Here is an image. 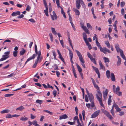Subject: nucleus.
<instances>
[{
	"mask_svg": "<svg viewBox=\"0 0 126 126\" xmlns=\"http://www.w3.org/2000/svg\"><path fill=\"white\" fill-rule=\"evenodd\" d=\"M111 78L112 81H114L115 80V79L114 74L113 73H111Z\"/></svg>",
	"mask_w": 126,
	"mask_h": 126,
	"instance_id": "5701e85b",
	"label": "nucleus"
},
{
	"mask_svg": "<svg viewBox=\"0 0 126 126\" xmlns=\"http://www.w3.org/2000/svg\"><path fill=\"white\" fill-rule=\"evenodd\" d=\"M2 58L0 59V62L2 61L6 60L7 58H9V57H8L7 55H3L2 56Z\"/></svg>",
	"mask_w": 126,
	"mask_h": 126,
	"instance_id": "a211bd4d",
	"label": "nucleus"
},
{
	"mask_svg": "<svg viewBox=\"0 0 126 126\" xmlns=\"http://www.w3.org/2000/svg\"><path fill=\"white\" fill-rule=\"evenodd\" d=\"M85 43H86V45L88 47L89 49V50H90L92 48L91 46V45L89 43L88 41L86 42H85Z\"/></svg>",
	"mask_w": 126,
	"mask_h": 126,
	"instance_id": "cd10ccee",
	"label": "nucleus"
},
{
	"mask_svg": "<svg viewBox=\"0 0 126 126\" xmlns=\"http://www.w3.org/2000/svg\"><path fill=\"white\" fill-rule=\"evenodd\" d=\"M113 26L114 27V30L116 31V32H118L117 30V26L115 24L113 25Z\"/></svg>",
	"mask_w": 126,
	"mask_h": 126,
	"instance_id": "69168bd1",
	"label": "nucleus"
},
{
	"mask_svg": "<svg viewBox=\"0 0 126 126\" xmlns=\"http://www.w3.org/2000/svg\"><path fill=\"white\" fill-rule=\"evenodd\" d=\"M92 68L95 71L96 73L98 75V77L99 78H100V74L99 72L98 69L93 66H92Z\"/></svg>",
	"mask_w": 126,
	"mask_h": 126,
	"instance_id": "9d476101",
	"label": "nucleus"
},
{
	"mask_svg": "<svg viewBox=\"0 0 126 126\" xmlns=\"http://www.w3.org/2000/svg\"><path fill=\"white\" fill-rule=\"evenodd\" d=\"M95 42L96 46L99 48L101 52H103L105 54H106L107 52L109 53H111V51L106 47H102L100 45V43L98 42V40H97Z\"/></svg>",
	"mask_w": 126,
	"mask_h": 126,
	"instance_id": "f03ea898",
	"label": "nucleus"
},
{
	"mask_svg": "<svg viewBox=\"0 0 126 126\" xmlns=\"http://www.w3.org/2000/svg\"><path fill=\"white\" fill-rule=\"evenodd\" d=\"M117 57L118 59L117 65L118 66H119L121 63V59L119 56H117Z\"/></svg>",
	"mask_w": 126,
	"mask_h": 126,
	"instance_id": "412c9836",
	"label": "nucleus"
},
{
	"mask_svg": "<svg viewBox=\"0 0 126 126\" xmlns=\"http://www.w3.org/2000/svg\"><path fill=\"white\" fill-rule=\"evenodd\" d=\"M115 48L116 50L120 48L118 44H116L115 45Z\"/></svg>",
	"mask_w": 126,
	"mask_h": 126,
	"instance_id": "5fc2aeb1",
	"label": "nucleus"
},
{
	"mask_svg": "<svg viewBox=\"0 0 126 126\" xmlns=\"http://www.w3.org/2000/svg\"><path fill=\"white\" fill-rule=\"evenodd\" d=\"M49 35L50 36V39L51 41L52 42H53V35L52 34V33H50L49 34Z\"/></svg>",
	"mask_w": 126,
	"mask_h": 126,
	"instance_id": "79ce46f5",
	"label": "nucleus"
},
{
	"mask_svg": "<svg viewBox=\"0 0 126 126\" xmlns=\"http://www.w3.org/2000/svg\"><path fill=\"white\" fill-rule=\"evenodd\" d=\"M114 104L115 105V109L116 111L119 112L121 111V110L120 108L116 104L115 101H114Z\"/></svg>",
	"mask_w": 126,
	"mask_h": 126,
	"instance_id": "f3484780",
	"label": "nucleus"
},
{
	"mask_svg": "<svg viewBox=\"0 0 126 126\" xmlns=\"http://www.w3.org/2000/svg\"><path fill=\"white\" fill-rule=\"evenodd\" d=\"M99 64L100 67V69H102V70L104 71L106 69L105 67L100 61L99 62Z\"/></svg>",
	"mask_w": 126,
	"mask_h": 126,
	"instance_id": "dca6fc26",
	"label": "nucleus"
},
{
	"mask_svg": "<svg viewBox=\"0 0 126 126\" xmlns=\"http://www.w3.org/2000/svg\"><path fill=\"white\" fill-rule=\"evenodd\" d=\"M17 51H14L13 52V55L14 57H16L17 56Z\"/></svg>",
	"mask_w": 126,
	"mask_h": 126,
	"instance_id": "49530a36",
	"label": "nucleus"
},
{
	"mask_svg": "<svg viewBox=\"0 0 126 126\" xmlns=\"http://www.w3.org/2000/svg\"><path fill=\"white\" fill-rule=\"evenodd\" d=\"M120 55L123 59L126 60V58L124 54L123 51L120 53Z\"/></svg>",
	"mask_w": 126,
	"mask_h": 126,
	"instance_id": "58836bf2",
	"label": "nucleus"
},
{
	"mask_svg": "<svg viewBox=\"0 0 126 126\" xmlns=\"http://www.w3.org/2000/svg\"><path fill=\"white\" fill-rule=\"evenodd\" d=\"M56 3L57 4V7L58 8H61V6H60V0H56Z\"/></svg>",
	"mask_w": 126,
	"mask_h": 126,
	"instance_id": "e433bc0d",
	"label": "nucleus"
},
{
	"mask_svg": "<svg viewBox=\"0 0 126 126\" xmlns=\"http://www.w3.org/2000/svg\"><path fill=\"white\" fill-rule=\"evenodd\" d=\"M34 49L36 54L38 56L37 60L35 61L34 64L32 66V67L33 68H35L36 67L38 61H39L40 62L42 59L41 57H40L41 55V51L40 50L38 51V52L37 46L36 44L35 46Z\"/></svg>",
	"mask_w": 126,
	"mask_h": 126,
	"instance_id": "f257e3e1",
	"label": "nucleus"
},
{
	"mask_svg": "<svg viewBox=\"0 0 126 126\" xmlns=\"http://www.w3.org/2000/svg\"><path fill=\"white\" fill-rule=\"evenodd\" d=\"M45 8H48L47 5V2L46 0H43Z\"/></svg>",
	"mask_w": 126,
	"mask_h": 126,
	"instance_id": "a18cd8bd",
	"label": "nucleus"
},
{
	"mask_svg": "<svg viewBox=\"0 0 126 126\" xmlns=\"http://www.w3.org/2000/svg\"><path fill=\"white\" fill-rule=\"evenodd\" d=\"M76 64L77 66V67L78 68V71L79 72V73L81 72L82 71L81 68L78 65V64L77 63H76Z\"/></svg>",
	"mask_w": 126,
	"mask_h": 126,
	"instance_id": "bb28decb",
	"label": "nucleus"
},
{
	"mask_svg": "<svg viewBox=\"0 0 126 126\" xmlns=\"http://www.w3.org/2000/svg\"><path fill=\"white\" fill-rule=\"evenodd\" d=\"M116 86L115 85H113V88L114 93L115 92L116 90V88H115Z\"/></svg>",
	"mask_w": 126,
	"mask_h": 126,
	"instance_id": "e2e57ef3",
	"label": "nucleus"
},
{
	"mask_svg": "<svg viewBox=\"0 0 126 126\" xmlns=\"http://www.w3.org/2000/svg\"><path fill=\"white\" fill-rule=\"evenodd\" d=\"M120 90V88L119 86H118L116 88V90L114 93H115L119 96L122 95V92L120 91H119Z\"/></svg>",
	"mask_w": 126,
	"mask_h": 126,
	"instance_id": "1a4fd4ad",
	"label": "nucleus"
},
{
	"mask_svg": "<svg viewBox=\"0 0 126 126\" xmlns=\"http://www.w3.org/2000/svg\"><path fill=\"white\" fill-rule=\"evenodd\" d=\"M103 59L104 60L105 63H106L107 62L109 63L110 62L109 59L108 58L104 57L103 58Z\"/></svg>",
	"mask_w": 126,
	"mask_h": 126,
	"instance_id": "2f4dec72",
	"label": "nucleus"
},
{
	"mask_svg": "<svg viewBox=\"0 0 126 126\" xmlns=\"http://www.w3.org/2000/svg\"><path fill=\"white\" fill-rule=\"evenodd\" d=\"M13 94H6L4 96L5 97H10L13 96Z\"/></svg>",
	"mask_w": 126,
	"mask_h": 126,
	"instance_id": "de8ad7c7",
	"label": "nucleus"
},
{
	"mask_svg": "<svg viewBox=\"0 0 126 126\" xmlns=\"http://www.w3.org/2000/svg\"><path fill=\"white\" fill-rule=\"evenodd\" d=\"M91 60V61L94 63V64H96V63L95 60L94 58L93 57H91V58H90Z\"/></svg>",
	"mask_w": 126,
	"mask_h": 126,
	"instance_id": "473e14b6",
	"label": "nucleus"
},
{
	"mask_svg": "<svg viewBox=\"0 0 126 126\" xmlns=\"http://www.w3.org/2000/svg\"><path fill=\"white\" fill-rule=\"evenodd\" d=\"M105 43L107 45V47L109 48L110 47V45L108 41H105Z\"/></svg>",
	"mask_w": 126,
	"mask_h": 126,
	"instance_id": "ea45409f",
	"label": "nucleus"
},
{
	"mask_svg": "<svg viewBox=\"0 0 126 126\" xmlns=\"http://www.w3.org/2000/svg\"><path fill=\"white\" fill-rule=\"evenodd\" d=\"M95 95L96 96V98L98 101L101 106L103 107L104 109H105V107H104L102 101V94H101L98 95L97 94H95Z\"/></svg>",
	"mask_w": 126,
	"mask_h": 126,
	"instance_id": "20e7f679",
	"label": "nucleus"
},
{
	"mask_svg": "<svg viewBox=\"0 0 126 126\" xmlns=\"http://www.w3.org/2000/svg\"><path fill=\"white\" fill-rule=\"evenodd\" d=\"M43 101V100L38 99L36 100V103H39V104H41L42 103Z\"/></svg>",
	"mask_w": 126,
	"mask_h": 126,
	"instance_id": "a19ab883",
	"label": "nucleus"
},
{
	"mask_svg": "<svg viewBox=\"0 0 126 126\" xmlns=\"http://www.w3.org/2000/svg\"><path fill=\"white\" fill-rule=\"evenodd\" d=\"M86 26L88 29H90L91 30H92L93 27L89 23H87Z\"/></svg>",
	"mask_w": 126,
	"mask_h": 126,
	"instance_id": "f704fd0d",
	"label": "nucleus"
},
{
	"mask_svg": "<svg viewBox=\"0 0 126 126\" xmlns=\"http://www.w3.org/2000/svg\"><path fill=\"white\" fill-rule=\"evenodd\" d=\"M12 117V115H11V114L9 113L6 116V118H11Z\"/></svg>",
	"mask_w": 126,
	"mask_h": 126,
	"instance_id": "c03bdc74",
	"label": "nucleus"
},
{
	"mask_svg": "<svg viewBox=\"0 0 126 126\" xmlns=\"http://www.w3.org/2000/svg\"><path fill=\"white\" fill-rule=\"evenodd\" d=\"M52 53H53V56H54V59L55 60H56V55L55 53V51H52Z\"/></svg>",
	"mask_w": 126,
	"mask_h": 126,
	"instance_id": "603ef678",
	"label": "nucleus"
},
{
	"mask_svg": "<svg viewBox=\"0 0 126 126\" xmlns=\"http://www.w3.org/2000/svg\"><path fill=\"white\" fill-rule=\"evenodd\" d=\"M46 9L44 10V11L46 15L47 16H48V8H46Z\"/></svg>",
	"mask_w": 126,
	"mask_h": 126,
	"instance_id": "4c0bfd02",
	"label": "nucleus"
},
{
	"mask_svg": "<svg viewBox=\"0 0 126 126\" xmlns=\"http://www.w3.org/2000/svg\"><path fill=\"white\" fill-rule=\"evenodd\" d=\"M51 29L52 33L54 35H56L57 33L55 29L53 28L52 27L51 28Z\"/></svg>",
	"mask_w": 126,
	"mask_h": 126,
	"instance_id": "7c9ffc66",
	"label": "nucleus"
},
{
	"mask_svg": "<svg viewBox=\"0 0 126 126\" xmlns=\"http://www.w3.org/2000/svg\"><path fill=\"white\" fill-rule=\"evenodd\" d=\"M31 118L32 119H34L36 117V116H35L33 115L32 114H31Z\"/></svg>",
	"mask_w": 126,
	"mask_h": 126,
	"instance_id": "338daca9",
	"label": "nucleus"
},
{
	"mask_svg": "<svg viewBox=\"0 0 126 126\" xmlns=\"http://www.w3.org/2000/svg\"><path fill=\"white\" fill-rule=\"evenodd\" d=\"M20 14V12L19 11H18L16 12H14L11 14V15L13 16H16L17 15H19Z\"/></svg>",
	"mask_w": 126,
	"mask_h": 126,
	"instance_id": "6ab92c4d",
	"label": "nucleus"
},
{
	"mask_svg": "<svg viewBox=\"0 0 126 126\" xmlns=\"http://www.w3.org/2000/svg\"><path fill=\"white\" fill-rule=\"evenodd\" d=\"M83 38L85 42H86L87 41V35L86 34L84 33L83 32L82 34Z\"/></svg>",
	"mask_w": 126,
	"mask_h": 126,
	"instance_id": "aec40b11",
	"label": "nucleus"
},
{
	"mask_svg": "<svg viewBox=\"0 0 126 126\" xmlns=\"http://www.w3.org/2000/svg\"><path fill=\"white\" fill-rule=\"evenodd\" d=\"M106 75L108 79H109L110 78V71L107 70L106 71Z\"/></svg>",
	"mask_w": 126,
	"mask_h": 126,
	"instance_id": "a878e982",
	"label": "nucleus"
},
{
	"mask_svg": "<svg viewBox=\"0 0 126 126\" xmlns=\"http://www.w3.org/2000/svg\"><path fill=\"white\" fill-rule=\"evenodd\" d=\"M100 112V110H99L95 111L92 115L91 118H94L96 117L99 115Z\"/></svg>",
	"mask_w": 126,
	"mask_h": 126,
	"instance_id": "6e6552de",
	"label": "nucleus"
},
{
	"mask_svg": "<svg viewBox=\"0 0 126 126\" xmlns=\"http://www.w3.org/2000/svg\"><path fill=\"white\" fill-rule=\"evenodd\" d=\"M9 111V110L8 109H6L2 110L0 111V113L1 114H3L4 113H8Z\"/></svg>",
	"mask_w": 126,
	"mask_h": 126,
	"instance_id": "c756f323",
	"label": "nucleus"
},
{
	"mask_svg": "<svg viewBox=\"0 0 126 126\" xmlns=\"http://www.w3.org/2000/svg\"><path fill=\"white\" fill-rule=\"evenodd\" d=\"M81 2L80 0H77L76 1V6L77 8L78 9H80L81 7Z\"/></svg>",
	"mask_w": 126,
	"mask_h": 126,
	"instance_id": "f8f14e48",
	"label": "nucleus"
},
{
	"mask_svg": "<svg viewBox=\"0 0 126 126\" xmlns=\"http://www.w3.org/2000/svg\"><path fill=\"white\" fill-rule=\"evenodd\" d=\"M57 91L56 90H54L53 92V94L54 95V97H55L57 94Z\"/></svg>",
	"mask_w": 126,
	"mask_h": 126,
	"instance_id": "8fccbe9b",
	"label": "nucleus"
},
{
	"mask_svg": "<svg viewBox=\"0 0 126 126\" xmlns=\"http://www.w3.org/2000/svg\"><path fill=\"white\" fill-rule=\"evenodd\" d=\"M10 53L9 51L6 52L4 53V55H7L8 57H9V55Z\"/></svg>",
	"mask_w": 126,
	"mask_h": 126,
	"instance_id": "3c124183",
	"label": "nucleus"
},
{
	"mask_svg": "<svg viewBox=\"0 0 126 126\" xmlns=\"http://www.w3.org/2000/svg\"><path fill=\"white\" fill-rule=\"evenodd\" d=\"M59 58H60L62 61L63 62H64V60L63 58L62 55L59 56Z\"/></svg>",
	"mask_w": 126,
	"mask_h": 126,
	"instance_id": "13d9d810",
	"label": "nucleus"
},
{
	"mask_svg": "<svg viewBox=\"0 0 126 126\" xmlns=\"http://www.w3.org/2000/svg\"><path fill=\"white\" fill-rule=\"evenodd\" d=\"M111 96L110 95L108 100V104L109 105H110L111 102Z\"/></svg>",
	"mask_w": 126,
	"mask_h": 126,
	"instance_id": "72a5a7b5",
	"label": "nucleus"
},
{
	"mask_svg": "<svg viewBox=\"0 0 126 126\" xmlns=\"http://www.w3.org/2000/svg\"><path fill=\"white\" fill-rule=\"evenodd\" d=\"M108 90L107 89H106L105 91H104L103 92V95L104 97V98L105 100H106L107 96Z\"/></svg>",
	"mask_w": 126,
	"mask_h": 126,
	"instance_id": "9b49d317",
	"label": "nucleus"
},
{
	"mask_svg": "<svg viewBox=\"0 0 126 126\" xmlns=\"http://www.w3.org/2000/svg\"><path fill=\"white\" fill-rule=\"evenodd\" d=\"M81 4L82 6L84 8H86V6L85 5V4H84V3L83 2V1H82L81 2Z\"/></svg>",
	"mask_w": 126,
	"mask_h": 126,
	"instance_id": "052dcab7",
	"label": "nucleus"
},
{
	"mask_svg": "<svg viewBox=\"0 0 126 126\" xmlns=\"http://www.w3.org/2000/svg\"><path fill=\"white\" fill-rule=\"evenodd\" d=\"M56 74L57 77H60V73L58 71H56Z\"/></svg>",
	"mask_w": 126,
	"mask_h": 126,
	"instance_id": "774afa93",
	"label": "nucleus"
},
{
	"mask_svg": "<svg viewBox=\"0 0 126 126\" xmlns=\"http://www.w3.org/2000/svg\"><path fill=\"white\" fill-rule=\"evenodd\" d=\"M125 2L124 1L121 2L120 3V5L121 7H123L125 5Z\"/></svg>",
	"mask_w": 126,
	"mask_h": 126,
	"instance_id": "680f3d73",
	"label": "nucleus"
},
{
	"mask_svg": "<svg viewBox=\"0 0 126 126\" xmlns=\"http://www.w3.org/2000/svg\"><path fill=\"white\" fill-rule=\"evenodd\" d=\"M26 52L25 50L23 48H22L20 52V55H22L24 54Z\"/></svg>",
	"mask_w": 126,
	"mask_h": 126,
	"instance_id": "c85d7f7f",
	"label": "nucleus"
},
{
	"mask_svg": "<svg viewBox=\"0 0 126 126\" xmlns=\"http://www.w3.org/2000/svg\"><path fill=\"white\" fill-rule=\"evenodd\" d=\"M90 101L91 102H94V99L93 95L91 93L89 95H88Z\"/></svg>",
	"mask_w": 126,
	"mask_h": 126,
	"instance_id": "4468645a",
	"label": "nucleus"
},
{
	"mask_svg": "<svg viewBox=\"0 0 126 126\" xmlns=\"http://www.w3.org/2000/svg\"><path fill=\"white\" fill-rule=\"evenodd\" d=\"M86 106L87 107L89 108L90 109H91V104H90L88 103V104H86Z\"/></svg>",
	"mask_w": 126,
	"mask_h": 126,
	"instance_id": "0e129e2a",
	"label": "nucleus"
},
{
	"mask_svg": "<svg viewBox=\"0 0 126 126\" xmlns=\"http://www.w3.org/2000/svg\"><path fill=\"white\" fill-rule=\"evenodd\" d=\"M24 109V107L23 106H21L19 107L16 108V110H19L20 111H21Z\"/></svg>",
	"mask_w": 126,
	"mask_h": 126,
	"instance_id": "393cba45",
	"label": "nucleus"
},
{
	"mask_svg": "<svg viewBox=\"0 0 126 126\" xmlns=\"http://www.w3.org/2000/svg\"><path fill=\"white\" fill-rule=\"evenodd\" d=\"M60 41V42L62 46V47H64V44H63V40H59Z\"/></svg>",
	"mask_w": 126,
	"mask_h": 126,
	"instance_id": "09e8293b",
	"label": "nucleus"
},
{
	"mask_svg": "<svg viewBox=\"0 0 126 126\" xmlns=\"http://www.w3.org/2000/svg\"><path fill=\"white\" fill-rule=\"evenodd\" d=\"M93 84L95 87L97 89V90L96 91L97 93L96 94H97L98 95L102 94V93L99 89V87L97 85L96 82Z\"/></svg>",
	"mask_w": 126,
	"mask_h": 126,
	"instance_id": "0eeeda50",
	"label": "nucleus"
},
{
	"mask_svg": "<svg viewBox=\"0 0 126 126\" xmlns=\"http://www.w3.org/2000/svg\"><path fill=\"white\" fill-rule=\"evenodd\" d=\"M80 25L81 27L84 30L86 33L89 34H90L89 31L86 27L84 25V24L82 23H80Z\"/></svg>",
	"mask_w": 126,
	"mask_h": 126,
	"instance_id": "423d86ee",
	"label": "nucleus"
},
{
	"mask_svg": "<svg viewBox=\"0 0 126 126\" xmlns=\"http://www.w3.org/2000/svg\"><path fill=\"white\" fill-rule=\"evenodd\" d=\"M75 51L79 58L80 61L81 62V65L84 68H85V66L84 63L85 62L81 54L78 50H75Z\"/></svg>",
	"mask_w": 126,
	"mask_h": 126,
	"instance_id": "7ed1b4c3",
	"label": "nucleus"
},
{
	"mask_svg": "<svg viewBox=\"0 0 126 126\" xmlns=\"http://www.w3.org/2000/svg\"><path fill=\"white\" fill-rule=\"evenodd\" d=\"M73 11L75 12L76 14L77 15L79 16L80 15V12L79 10L77 9L74 8L73 9Z\"/></svg>",
	"mask_w": 126,
	"mask_h": 126,
	"instance_id": "b1692460",
	"label": "nucleus"
},
{
	"mask_svg": "<svg viewBox=\"0 0 126 126\" xmlns=\"http://www.w3.org/2000/svg\"><path fill=\"white\" fill-rule=\"evenodd\" d=\"M59 58H60L62 61L63 62H64V60L63 58L62 55L59 56Z\"/></svg>",
	"mask_w": 126,
	"mask_h": 126,
	"instance_id": "bf43d9fd",
	"label": "nucleus"
},
{
	"mask_svg": "<svg viewBox=\"0 0 126 126\" xmlns=\"http://www.w3.org/2000/svg\"><path fill=\"white\" fill-rule=\"evenodd\" d=\"M36 55L35 54H33L32 56L30 57L28 59L27 61L26 62L25 65L28 62L34 59Z\"/></svg>",
	"mask_w": 126,
	"mask_h": 126,
	"instance_id": "2eb2a0df",
	"label": "nucleus"
},
{
	"mask_svg": "<svg viewBox=\"0 0 126 126\" xmlns=\"http://www.w3.org/2000/svg\"><path fill=\"white\" fill-rule=\"evenodd\" d=\"M53 15H51V16L52 20H54L56 19L57 18V16L55 12L54 11L53 12Z\"/></svg>",
	"mask_w": 126,
	"mask_h": 126,
	"instance_id": "ddd939ff",
	"label": "nucleus"
},
{
	"mask_svg": "<svg viewBox=\"0 0 126 126\" xmlns=\"http://www.w3.org/2000/svg\"><path fill=\"white\" fill-rule=\"evenodd\" d=\"M68 50L69 51V54L70 58V59L73 58V52L70 49H69Z\"/></svg>",
	"mask_w": 126,
	"mask_h": 126,
	"instance_id": "c9c22d12",
	"label": "nucleus"
},
{
	"mask_svg": "<svg viewBox=\"0 0 126 126\" xmlns=\"http://www.w3.org/2000/svg\"><path fill=\"white\" fill-rule=\"evenodd\" d=\"M68 123L70 125H73L75 124V121L73 122H68Z\"/></svg>",
	"mask_w": 126,
	"mask_h": 126,
	"instance_id": "6e6d98bb",
	"label": "nucleus"
},
{
	"mask_svg": "<svg viewBox=\"0 0 126 126\" xmlns=\"http://www.w3.org/2000/svg\"><path fill=\"white\" fill-rule=\"evenodd\" d=\"M102 112L103 113L109 118L111 120L113 119V118L110 113L107 111L103 109H101Z\"/></svg>",
	"mask_w": 126,
	"mask_h": 126,
	"instance_id": "39448f33",
	"label": "nucleus"
},
{
	"mask_svg": "<svg viewBox=\"0 0 126 126\" xmlns=\"http://www.w3.org/2000/svg\"><path fill=\"white\" fill-rule=\"evenodd\" d=\"M59 117V119L60 120L65 119L68 118V117L66 114H64L61 115Z\"/></svg>",
	"mask_w": 126,
	"mask_h": 126,
	"instance_id": "4be33fe9",
	"label": "nucleus"
},
{
	"mask_svg": "<svg viewBox=\"0 0 126 126\" xmlns=\"http://www.w3.org/2000/svg\"><path fill=\"white\" fill-rule=\"evenodd\" d=\"M28 118L27 117L24 118L23 117H22L20 118V120L22 121H26L28 120Z\"/></svg>",
	"mask_w": 126,
	"mask_h": 126,
	"instance_id": "37998d69",
	"label": "nucleus"
},
{
	"mask_svg": "<svg viewBox=\"0 0 126 126\" xmlns=\"http://www.w3.org/2000/svg\"><path fill=\"white\" fill-rule=\"evenodd\" d=\"M31 7L29 5H28L26 8V10L28 11H29L31 9Z\"/></svg>",
	"mask_w": 126,
	"mask_h": 126,
	"instance_id": "4d7b16f0",
	"label": "nucleus"
},
{
	"mask_svg": "<svg viewBox=\"0 0 126 126\" xmlns=\"http://www.w3.org/2000/svg\"><path fill=\"white\" fill-rule=\"evenodd\" d=\"M117 51L118 53H119V52L120 53L123 52V51L120 48L119 49H118L116 50Z\"/></svg>",
	"mask_w": 126,
	"mask_h": 126,
	"instance_id": "864d4df0",
	"label": "nucleus"
}]
</instances>
